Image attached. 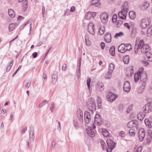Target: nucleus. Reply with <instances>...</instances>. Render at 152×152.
I'll return each instance as SVG.
<instances>
[{"mask_svg": "<svg viewBox=\"0 0 152 152\" xmlns=\"http://www.w3.org/2000/svg\"><path fill=\"white\" fill-rule=\"evenodd\" d=\"M140 48L141 52L144 53H147L150 50L148 44H144L143 40H141L138 43H136L135 44L134 51L136 54L137 53L138 50Z\"/></svg>", "mask_w": 152, "mask_h": 152, "instance_id": "1", "label": "nucleus"}, {"mask_svg": "<svg viewBox=\"0 0 152 152\" xmlns=\"http://www.w3.org/2000/svg\"><path fill=\"white\" fill-rule=\"evenodd\" d=\"M123 8L121 11L118 14V15L120 17V18L122 19H125L126 18V16L128 10V3L125 2L123 5Z\"/></svg>", "mask_w": 152, "mask_h": 152, "instance_id": "2", "label": "nucleus"}, {"mask_svg": "<svg viewBox=\"0 0 152 152\" xmlns=\"http://www.w3.org/2000/svg\"><path fill=\"white\" fill-rule=\"evenodd\" d=\"M107 147H106V151L107 152H111L112 150L116 146V143L114 142L111 139L108 138L107 139Z\"/></svg>", "mask_w": 152, "mask_h": 152, "instance_id": "3", "label": "nucleus"}, {"mask_svg": "<svg viewBox=\"0 0 152 152\" xmlns=\"http://www.w3.org/2000/svg\"><path fill=\"white\" fill-rule=\"evenodd\" d=\"M92 101H89L88 103V110L91 111L92 113L95 111L96 109V106L94 99L93 98H90Z\"/></svg>", "mask_w": 152, "mask_h": 152, "instance_id": "4", "label": "nucleus"}, {"mask_svg": "<svg viewBox=\"0 0 152 152\" xmlns=\"http://www.w3.org/2000/svg\"><path fill=\"white\" fill-rule=\"evenodd\" d=\"M151 22L150 19L149 18L142 19L140 23V26L142 28L144 29L148 26Z\"/></svg>", "mask_w": 152, "mask_h": 152, "instance_id": "5", "label": "nucleus"}, {"mask_svg": "<svg viewBox=\"0 0 152 152\" xmlns=\"http://www.w3.org/2000/svg\"><path fill=\"white\" fill-rule=\"evenodd\" d=\"M142 110L145 113L152 111V102L148 103L145 104L142 107Z\"/></svg>", "mask_w": 152, "mask_h": 152, "instance_id": "6", "label": "nucleus"}, {"mask_svg": "<svg viewBox=\"0 0 152 152\" xmlns=\"http://www.w3.org/2000/svg\"><path fill=\"white\" fill-rule=\"evenodd\" d=\"M102 119L99 114H96L95 116L94 123L95 124L100 126L102 123Z\"/></svg>", "mask_w": 152, "mask_h": 152, "instance_id": "7", "label": "nucleus"}, {"mask_svg": "<svg viewBox=\"0 0 152 152\" xmlns=\"http://www.w3.org/2000/svg\"><path fill=\"white\" fill-rule=\"evenodd\" d=\"M86 132L88 135L91 137H93L95 136V130L91 127H88L86 129Z\"/></svg>", "mask_w": 152, "mask_h": 152, "instance_id": "8", "label": "nucleus"}, {"mask_svg": "<svg viewBox=\"0 0 152 152\" xmlns=\"http://www.w3.org/2000/svg\"><path fill=\"white\" fill-rule=\"evenodd\" d=\"M108 14L107 13H103L100 15V19L102 22L104 23H106L108 21Z\"/></svg>", "mask_w": 152, "mask_h": 152, "instance_id": "9", "label": "nucleus"}, {"mask_svg": "<svg viewBox=\"0 0 152 152\" xmlns=\"http://www.w3.org/2000/svg\"><path fill=\"white\" fill-rule=\"evenodd\" d=\"M132 49V48H126L125 49V46L124 44H121L118 47V51L121 53H124L126 50H130Z\"/></svg>", "mask_w": 152, "mask_h": 152, "instance_id": "10", "label": "nucleus"}, {"mask_svg": "<svg viewBox=\"0 0 152 152\" xmlns=\"http://www.w3.org/2000/svg\"><path fill=\"white\" fill-rule=\"evenodd\" d=\"M88 30L89 32L93 35L94 34V26L92 23H90L88 26Z\"/></svg>", "mask_w": 152, "mask_h": 152, "instance_id": "11", "label": "nucleus"}, {"mask_svg": "<svg viewBox=\"0 0 152 152\" xmlns=\"http://www.w3.org/2000/svg\"><path fill=\"white\" fill-rule=\"evenodd\" d=\"M84 120L85 122L86 123H89L91 119V115L89 113L86 111L84 114Z\"/></svg>", "mask_w": 152, "mask_h": 152, "instance_id": "12", "label": "nucleus"}, {"mask_svg": "<svg viewBox=\"0 0 152 152\" xmlns=\"http://www.w3.org/2000/svg\"><path fill=\"white\" fill-rule=\"evenodd\" d=\"M138 135L140 141H143L145 135V130L143 129L140 130L139 132Z\"/></svg>", "mask_w": 152, "mask_h": 152, "instance_id": "13", "label": "nucleus"}, {"mask_svg": "<svg viewBox=\"0 0 152 152\" xmlns=\"http://www.w3.org/2000/svg\"><path fill=\"white\" fill-rule=\"evenodd\" d=\"M141 69V76L140 78V80L143 82H145L147 80V76L146 73H143V68H141L140 69Z\"/></svg>", "mask_w": 152, "mask_h": 152, "instance_id": "14", "label": "nucleus"}, {"mask_svg": "<svg viewBox=\"0 0 152 152\" xmlns=\"http://www.w3.org/2000/svg\"><path fill=\"white\" fill-rule=\"evenodd\" d=\"M124 90L126 92H128L130 89V84L129 81H126L124 85L123 86Z\"/></svg>", "mask_w": 152, "mask_h": 152, "instance_id": "15", "label": "nucleus"}, {"mask_svg": "<svg viewBox=\"0 0 152 152\" xmlns=\"http://www.w3.org/2000/svg\"><path fill=\"white\" fill-rule=\"evenodd\" d=\"M107 98L108 101L112 102L115 99V97L113 93L110 92L109 94L107 96Z\"/></svg>", "mask_w": 152, "mask_h": 152, "instance_id": "16", "label": "nucleus"}, {"mask_svg": "<svg viewBox=\"0 0 152 152\" xmlns=\"http://www.w3.org/2000/svg\"><path fill=\"white\" fill-rule=\"evenodd\" d=\"M104 39L106 42L109 43L111 41V37L110 33H106L104 36Z\"/></svg>", "mask_w": 152, "mask_h": 152, "instance_id": "17", "label": "nucleus"}, {"mask_svg": "<svg viewBox=\"0 0 152 152\" xmlns=\"http://www.w3.org/2000/svg\"><path fill=\"white\" fill-rule=\"evenodd\" d=\"M137 123V121L133 120L129 121L127 124V126L129 128L133 127L136 126Z\"/></svg>", "mask_w": 152, "mask_h": 152, "instance_id": "18", "label": "nucleus"}, {"mask_svg": "<svg viewBox=\"0 0 152 152\" xmlns=\"http://www.w3.org/2000/svg\"><path fill=\"white\" fill-rule=\"evenodd\" d=\"M100 0H92L91 2V5H94V7H99L101 4Z\"/></svg>", "mask_w": 152, "mask_h": 152, "instance_id": "19", "label": "nucleus"}, {"mask_svg": "<svg viewBox=\"0 0 152 152\" xmlns=\"http://www.w3.org/2000/svg\"><path fill=\"white\" fill-rule=\"evenodd\" d=\"M77 117L80 122H83V113L82 111L79 110L77 112Z\"/></svg>", "mask_w": 152, "mask_h": 152, "instance_id": "20", "label": "nucleus"}, {"mask_svg": "<svg viewBox=\"0 0 152 152\" xmlns=\"http://www.w3.org/2000/svg\"><path fill=\"white\" fill-rule=\"evenodd\" d=\"M97 88L100 91H103L104 89L103 84L102 82H98L97 83Z\"/></svg>", "mask_w": 152, "mask_h": 152, "instance_id": "21", "label": "nucleus"}, {"mask_svg": "<svg viewBox=\"0 0 152 152\" xmlns=\"http://www.w3.org/2000/svg\"><path fill=\"white\" fill-rule=\"evenodd\" d=\"M149 6V3L148 2L146 1L143 3L141 5V9L143 10H146Z\"/></svg>", "mask_w": 152, "mask_h": 152, "instance_id": "22", "label": "nucleus"}, {"mask_svg": "<svg viewBox=\"0 0 152 152\" xmlns=\"http://www.w3.org/2000/svg\"><path fill=\"white\" fill-rule=\"evenodd\" d=\"M145 112H141L138 113L137 114V119L141 121L142 120L145 115Z\"/></svg>", "mask_w": 152, "mask_h": 152, "instance_id": "23", "label": "nucleus"}, {"mask_svg": "<svg viewBox=\"0 0 152 152\" xmlns=\"http://www.w3.org/2000/svg\"><path fill=\"white\" fill-rule=\"evenodd\" d=\"M29 135L30 140V141H33L34 138V130L33 129L30 130Z\"/></svg>", "mask_w": 152, "mask_h": 152, "instance_id": "24", "label": "nucleus"}, {"mask_svg": "<svg viewBox=\"0 0 152 152\" xmlns=\"http://www.w3.org/2000/svg\"><path fill=\"white\" fill-rule=\"evenodd\" d=\"M141 71H139L137 73H136L134 76V80L135 82H137L140 78Z\"/></svg>", "mask_w": 152, "mask_h": 152, "instance_id": "25", "label": "nucleus"}, {"mask_svg": "<svg viewBox=\"0 0 152 152\" xmlns=\"http://www.w3.org/2000/svg\"><path fill=\"white\" fill-rule=\"evenodd\" d=\"M58 79V76L56 72H55L53 74L52 76V82L53 83H55Z\"/></svg>", "mask_w": 152, "mask_h": 152, "instance_id": "26", "label": "nucleus"}, {"mask_svg": "<svg viewBox=\"0 0 152 152\" xmlns=\"http://www.w3.org/2000/svg\"><path fill=\"white\" fill-rule=\"evenodd\" d=\"M129 15L130 18L132 19H133L135 18L136 14L134 12L131 11L129 12Z\"/></svg>", "mask_w": 152, "mask_h": 152, "instance_id": "27", "label": "nucleus"}, {"mask_svg": "<svg viewBox=\"0 0 152 152\" xmlns=\"http://www.w3.org/2000/svg\"><path fill=\"white\" fill-rule=\"evenodd\" d=\"M105 29L104 27H101L99 28L98 34L99 35L103 34L105 31Z\"/></svg>", "mask_w": 152, "mask_h": 152, "instance_id": "28", "label": "nucleus"}, {"mask_svg": "<svg viewBox=\"0 0 152 152\" xmlns=\"http://www.w3.org/2000/svg\"><path fill=\"white\" fill-rule=\"evenodd\" d=\"M129 57L128 55H126L123 58V61L124 64H127L129 63Z\"/></svg>", "mask_w": 152, "mask_h": 152, "instance_id": "29", "label": "nucleus"}, {"mask_svg": "<svg viewBox=\"0 0 152 152\" xmlns=\"http://www.w3.org/2000/svg\"><path fill=\"white\" fill-rule=\"evenodd\" d=\"M8 13L9 15L11 18H13L15 17V14L14 10L12 9H9Z\"/></svg>", "mask_w": 152, "mask_h": 152, "instance_id": "30", "label": "nucleus"}, {"mask_svg": "<svg viewBox=\"0 0 152 152\" xmlns=\"http://www.w3.org/2000/svg\"><path fill=\"white\" fill-rule=\"evenodd\" d=\"M115 47L114 46H112L110 48L109 52L110 53L112 56H114L115 55Z\"/></svg>", "mask_w": 152, "mask_h": 152, "instance_id": "31", "label": "nucleus"}, {"mask_svg": "<svg viewBox=\"0 0 152 152\" xmlns=\"http://www.w3.org/2000/svg\"><path fill=\"white\" fill-rule=\"evenodd\" d=\"M147 35L150 36L152 35V26H150L147 31Z\"/></svg>", "mask_w": 152, "mask_h": 152, "instance_id": "32", "label": "nucleus"}, {"mask_svg": "<svg viewBox=\"0 0 152 152\" xmlns=\"http://www.w3.org/2000/svg\"><path fill=\"white\" fill-rule=\"evenodd\" d=\"M114 68V66L113 64L111 63L110 64L109 66L108 71H110V72L112 73Z\"/></svg>", "mask_w": 152, "mask_h": 152, "instance_id": "33", "label": "nucleus"}, {"mask_svg": "<svg viewBox=\"0 0 152 152\" xmlns=\"http://www.w3.org/2000/svg\"><path fill=\"white\" fill-rule=\"evenodd\" d=\"M112 73L110 72V71H108L105 74V78L106 79H109L111 78L112 76Z\"/></svg>", "mask_w": 152, "mask_h": 152, "instance_id": "34", "label": "nucleus"}, {"mask_svg": "<svg viewBox=\"0 0 152 152\" xmlns=\"http://www.w3.org/2000/svg\"><path fill=\"white\" fill-rule=\"evenodd\" d=\"M144 122L146 126L149 128H151V125L150 122L149 121L148 119H145Z\"/></svg>", "mask_w": 152, "mask_h": 152, "instance_id": "35", "label": "nucleus"}, {"mask_svg": "<svg viewBox=\"0 0 152 152\" xmlns=\"http://www.w3.org/2000/svg\"><path fill=\"white\" fill-rule=\"evenodd\" d=\"M102 134L105 137H107L109 135V133L106 129H104L102 131Z\"/></svg>", "mask_w": 152, "mask_h": 152, "instance_id": "36", "label": "nucleus"}, {"mask_svg": "<svg viewBox=\"0 0 152 152\" xmlns=\"http://www.w3.org/2000/svg\"><path fill=\"white\" fill-rule=\"evenodd\" d=\"M81 63L80 62L79 63V66H77L78 69L77 70V77L78 78H79L80 77V66Z\"/></svg>", "mask_w": 152, "mask_h": 152, "instance_id": "37", "label": "nucleus"}, {"mask_svg": "<svg viewBox=\"0 0 152 152\" xmlns=\"http://www.w3.org/2000/svg\"><path fill=\"white\" fill-rule=\"evenodd\" d=\"M124 108V105L122 104H119L118 107V110L121 112H123Z\"/></svg>", "mask_w": 152, "mask_h": 152, "instance_id": "38", "label": "nucleus"}, {"mask_svg": "<svg viewBox=\"0 0 152 152\" xmlns=\"http://www.w3.org/2000/svg\"><path fill=\"white\" fill-rule=\"evenodd\" d=\"M15 28V25L14 23H11L9 26V30L10 31H12Z\"/></svg>", "mask_w": 152, "mask_h": 152, "instance_id": "39", "label": "nucleus"}, {"mask_svg": "<svg viewBox=\"0 0 152 152\" xmlns=\"http://www.w3.org/2000/svg\"><path fill=\"white\" fill-rule=\"evenodd\" d=\"M134 150H135V152H141L142 150V146H140L138 148L135 147Z\"/></svg>", "mask_w": 152, "mask_h": 152, "instance_id": "40", "label": "nucleus"}, {"mask_svg": "<svg viewBox=\"0 0 152 152\" xmlns=\"http://www.w3.org/2000/svg\"><path fill=\"white\" fill-rule=\"evenodd\" d=\"M129 133L131 136H134L135 135V133L134 132V130L133 129H131L129 130Z\"/></svg>", "mask_w": 152, "mask_h": 152, "instance_id": "41", "label": "nucleus"}, {"mask_svg": "<svg viewBox=\"0 0 152 152\" xmlns=\"http://www.w3.org/2000/svg\"><path fill=\"white\" fill-rule=\"evenodd\" d=\"M123 35V33L122 32H120L119 33H117L115 35V38H116L119 37H122Z\"/></svg>", "mask_w": 152, "mask_h": 152, "instance_id": "42", "label": "nucleus"}, {"mask_svg": "<svg viewBox=\"0 0 152 152\" xmlns=\"http://www.w3.org/2000/svg\"><path fill=\"white\" fill-rule=\"evenodd\" d=\"M47 101L46 100H44L42 102H41L39 105V107L40 108L42 107L43 105L47 104Z\"/></svg>", "mask_w": 152, "mask_h": 152, "instance_id": "43", "label": "nucleus"}, {"mask_svg": "<svg viewBox=\"0 0 152 152\" xmlns=\"http://www.w3.org/2000/svg\"><path fill=\"white\" fill-rule=\"evenodd\" d=\"M117 23V26L118 27H120L121 25H122L123 23V22L122 20H118Z\"/></svg>", "mask_w": 152, "mask_h": 152, "instance_id": "44", "label": "nucleus"}, {"mask_svg": "<svg viewBox=\"0 0 152 152\" xmlns=\"http://www.w3.org/2000/svg\"><path fill=\"white\" fill-rule=\"evenodd\" d=\"M105 143L104 141L102 140L101 142L102 147V148L104 150H106V147H107L106 145H105Z\"/></svg>", "mask_w": 152, "mask_h": 152, "instance_id": "45", "label": "nucleus"}, {"mask_svg": "<svg viewBox=\"0 0 152 152\" xmlns=\"http://www.w3.org/2000/svg\"><path fill=\"white\" fill-rule=\"evenodd\" d=\"M119 135L122 137H124L125 136V132L124 131L120 132L119 134Z\"/></svg>", "mask_w": 152, "mask_h": 152, "instance_id": "46", "label": "nucleus"}, {"mask_svg": "<svg viewBox=\"0 0 152 152\" xmlns=\"http://www.w3.org/2000/svg\"><path fill=\"white\" fill-rule=\"evenodd\" d=\"M117 18V15L116 14L113 15L112 17V21L113 22H115L116 21Z\"/></svg>", "mask_w": 152, "mask_h": 152, "instance_id": "47", "label": "nucleus"}, {"mask_svg": "<svg viewBox=\"0 0 152 152\" xmlns=\"http://www.w3.org/2000/svg\"><path fill=\"white\" fill-rule=\"evenodd\" d=\"M133 107V105L132 104L131 105H130L127 108L126 112L128 113H129L130 111L132 110V108Z\"/></svg>", "mask_w": 152, "mask_h": 152, "instance_id": "48", "label": "nucleus"}, {"mask_svg": "<svg viewBox=\"0 0 152 152\" xmlns=\"http://www.w3.org/2000/svg\"><path fill=\"white\" fill-rule=\"evenodd\" d=\"M91 79L90 78H88L87 80V84L88 89H89L90 87V83Z\"/></svg>", "mask_w": 152, "mask_h": 152, "instance_id": "49", "label": "nucleus"}, {"mask_svg": "<svg viewBox=\"0 0 152 152\" xmlns=\"http://www.w3.org/2000/svg\"><path fill=\"white\" fill-rule=\"evenodd\" d=\"M85 40L86 44L87 46H89L91 45V42L89 40H88L86 39H85Z\"/></svg>", "mask_w": 152, "mask_h": 152, "instance_id": "50", "label": "nucleus"}, {"mask_svg": "<svg viewBox=\"0 0 152 152\" xmlns=\"http://www.w3.org/2000/svg\"><path fill=\"white\" fill-rule=\"evenodd\" d=\"M91 15H92V13L90 12V13H88V12H87L86 13L85 17L88 20V19H89L90 18H88V16H89L91 17Z\"/></svg>", "mask_w": 152, "mask_h": 152, "instance_id": "51", "label": "nucleus"}, {"mask_svg": "<svg viewBox=\"0 0 152 152\" xmlns=\"http://www.w3.org/2000/svg\"><path fill=\"white\" fill-rule=\"evenodd\" d=\"M142 63L145 66H146L149 64V63L145 61H142Z\"/></svg>", "mask_w": 152, "mask_h": 152, "instance_id": "52", "label": "nucleus"}, {"mask_svg": "<svg viewBox=\"0 0 152 152\" xmlns=\"http://www.w3.org/2000/svg\"><path fill=\"white\" fill-rule=\"evenodd\" d=\"M124 46H125V48L126 47V48H131V45L130 44H124Z\"/></svg>", "mask_w": 152, "mask_h": 152, "instance_id": "53", "label": "nucleus"}, {"mask_svg": "<svg viewBox=\"0 0 152 152\" xmlns=\"http://www.w3.org/2000/svg\"><path fill=\"white\" fill-rule=\"evenodd\" d=\"M27 127H25L24 129H23L22 130V131H21V134H24L25 133L26 131L27 130Z\"/></svg>", "mask_w": 152, "mask_h": 152, "instance_id": "54", "label": "nucleus"}, {"mask_svg": "<svg viewBox=\"0 0 152 152\" xmlns=\"http://www.w3.org/2000/svg\"><path fill=\"white\" fill-rule=\"evenodd\" d=\"M54 104L53 103H52L51 104L50 107V110H51V112H52L53 110L54 109Z\"/></svg>", "mask_w": 152, "mask_h": 152, "instance_id": "55", "label": "nucleus"}, {"mask_svg": "<svg viewBox=\"0 0 152 152\" xmlns=\"http://www.w3.org/2000/svg\"><path fill=\"white\" fill-rule=\"evenodd\" d=\"M37 53L36 52H34L32 54V56L34 58H36L37 56Z\"/></svg>", "mask_w": 152, "mask_h": 152, "instance_id": "56", "label": "nucleus"}, {"mask_svg": "<svg viewBox=\"0 0 152 152\" xmlns=\"http://www.w3.org/2000/svg\"><path fill=\"white\" fill-rule=\"evenodd\" d=\"M13 62L14 60H12L11 62H10L7 65H8L9 66H10V67H12L13 64Z\"/></svg>", "mask_w": 152, "mask_h": 152, "instance_id": "57", "label": "nucleus"}, {"mask_svg": "<svg viewBox=\"0 0 152 152\" xmlns=\"http://www.w3.org/2000/svg\"><path fill=\"white\" fill-rule=\"evenodd\" d=\"M101 47L102 49L103 50L105 46V43L103 42H102L100 44Z\"/></svg>", "mask_w": 152, "mask_h": 152, "instance_id": "58", "label": "nucleus"}, {"mask_svg": "<svg viewBox=\"0 0 152 152\" xmlns=\"http://www.w3.org/2000/svg\"><path fill=\"white\" fill-rule=\"evenodd\" d=\"M55 142L54 141H52L51 143V149H53L55 148Z\"/></svg>", "mask_w": 152, "mask_h": 152, "instance_id": "59", "label": "nucleus"}, {"mask_svg": "<svg viewBox=\"0 0 152 152\" xmlns=\"http://www.w3.org/2000/svg\"><path fill=\"white\" fill-rule=\"evenodd\" d=\"M31 84V82H28L27 83L25 86L26 88H28L29 87V86Z\"/></svg>", "mask_w": 152, "mask_h": 152, "instance_id": "60", "label": "nucleus"}, {"mask_svg": "<svg viewBox=\"0 0 152 152\" xmlns=\"http://www.w3.org/2000/svg\"><path fill=\"white\" fill-rule=\"evenodd\" d=\"M66 65L65 64H64L62 65V70H65L66 68Z\"/></svg>", "mask_w": 152, "mask_h": 152, "instance_id": "61", "label": "nucleus"}, {"mask_svg": "<svg viewBox=\"0 0 152 152\" xmlns=\"http://www.w3.org/2000/svg\"><path fill=\"white\" fill-rule=\"evenodd\" d=\"M75 7L74 6H72V7L71 8L70 10V11L71 12H73L75 11Z\"/></svg>", "mask_w": 152, "mask_h": 152, "instance_id": "62", "label": "nucleus"}, {"mask_svg": "<svg viewBox=\"0 0 152 152\" xmlns=\"http://www.w3.org/2000/svg\"><path fill=\"white\" fill-rule=\"evenodd\" d=\"M124 26H125L128 29H130V26L128 25V23H125L124 24Z\"/></svg>", "mask_w": 152, "mask_h": 152, "instance_id": "63", "label": "nucleus"}, {"mask_svg": "<svg viewBox=\"0 0 152 152\" xmlns=\"http://www.w3.org/2000/svg\"><path fill=\"white\" fill-rule=\"evenodd\" d=\"M11 67L9 66L8 65H7V67L6 69V71L7 72H9L11 69Z\"/></svg>", "mask_w": 152, "mask_h": 152, "instance_id": "64", "label": "nucleus"}]
</instances>
